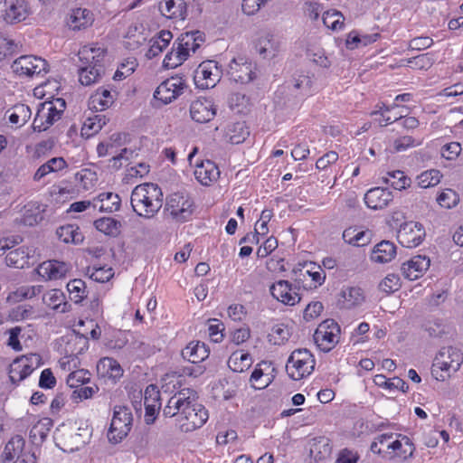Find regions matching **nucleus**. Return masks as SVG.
I'll list each match as a JSON object with an SVG mask.
<instances>
[{"mask_svg":"<svg viewBox=\"0 0 463 463\" xmlns=\"http://www.w3.org/2000/svg\"><path fill=\"white\" fill-rule=\"evenodd\" d=\"M165 417H177L180 429L184 432L193 431L202 427L208 420V411L197 402L196 392L192 389H183L175 393L163 410Z\"/></svg>","mask_w":463,"mask_h":463,"instance_id":"nucleus-1","label":"nucleus"},{"mask_svg":"<svg viewBox=\"0 0 463 463\" xmlns=\"http://www.w3.org/2000/svg\"><path fill=\"white\" fill-rule=\"evenodd\" d=\"M133 211L144 218L154 217L163 205L161 188L154 183H145L137 185L130 197Z\"/></svg>","mask_w":463,"mask_h":463,"instance_id":"nucleus-2","label":"nucleus"},{"mask_svg":"<svg viewBox=\"0 0 463 463\" xmlns=\"http://www.w3.org/2000/svg\"><path fill=\"white\" fill-rule=\"evenodd\" d=\"M462 362L459 350L452 346L442 347L434 359L431 373L437 380L444 381L459 369Z\"/></svg>","mask_w":463,"mask_h":463,"instance_id":"nucleus-3","label":"nucleus"},{"mask_svg":"<svg viewBox=\"0 0 463 463\" xmlns=\"http://www.w3.org/2000/svg\"><path fill=\"white\" fill-rule=\"evenodd\" d=\"M132 424L133 414L131 409L126 405L114 406L110 426L108 430L109 442L113 444L121 442L128 435Z\"/></svg>","mask_w":463,"mask_h":463,"instance_id":"nucleus-4","label":"nucleus"},{"mask_svg":"<svg viewBox=\"0 0 463 463\" xmlns=\"http://www.w3.org/2000/svg\"><path fill=\"white\" fill-rule=\"evenodd\" d=\"M315 364V358L307 349H296L288 359L286 370L291 379L298 381L308 376L314 371Z\"/></svg>","mask_w":463,"mask_h":463,"instance_id":"nucleus-5","label":"nucleus"},{"mask_svg":"<svg viewBox=\"0 0 463 463\" xmlns=\"http://www.w3.org/2000/svg\"><path fill=\"white\" fill-rule=\"evenodd\" d=\"M11 68L20 77H33L48 72L47 61L34 55H23L15 59Z\"/></svg>","mask_w":463,"mask_h":463,"instance_id":"nucleus-6","label":"nucleus"},{"mask_svg":"<svg viewBox=\"0 0 463 463\" xmlns=\"http://www.w3.org/2000/svg\"><path fill=\"white\" fill-rule=\"evenodd\" d=\"M194 203L185 193H174L166 201V210L176 222H186L193 214Z\"/></svg>","mask_w":463,"mask_h":463,"instance_id":"nucleus-7","label":"nucleus"},{"mask_svg":"<svg viewBox=\"0 0 463 463\" xmlns=\"http://www.w3.org/2000/svg\"><path fill=\"white\" fill-rule=\"evenodd\" d=\"M222 69L215 61H203L194 71V80L197 88H213L222 78Z\"/></svg>","mask_w":463,"mask_h":463,"instance_id":"nucleus-8","label":"nucleus"},{"mask_svg":"<svg viewBox=\"0 0 463 463\" xmlns=\"http://www.w3.org/2000/svg\"><path fill=\"white\" fill-rule=\"evenodd\" d=\"M340 327L334 320H325L314 333V341L317 347L327 353L338 343Z\"/></svg>","mask_w":463,"mask_h":463,"instance_id":"nucleus-9","label":"nucleus"},{"mask_svg":"<svg viewBox=\"0 0 463 463\" xmlns=\"http://www.w3.org/2000/svg\"><path fill=\"white\" fill-rule=\"evenodd\" d=\"M257 66L245 57L233 58L228 68L230 79L237 83L247 84L256 78Z\"/></svg>","mask_w":463,"mask_h":463,"instance_id":"nucleus-10","label":"nucleus"},{"mask_svg":"<svg viewBox=\"0 0 463 463\" xmlns=\"http://www.w3.org/2000/svg\"><path fill=\"white\" fill-rule=\"evenodd\" d=\"M185 88L186 84L182 77H171L160 83L154 92V98L168 104L183 94Z\"/></svg>","mask_w":463,"mask_h":463,"instance_id":"nucleus-11","label":"nucleus"},{"mask_svg":"<svg viewBox=\"0 0 463 463\" xmlns=\"http://www.w3.org/2000/svg\"><path fill=\"white\" fill-rule=\"evenodd\" d=\"M425 235V230L421 223L406 222L400 226L397 239L403 247L415 248L421 243Z\"/></svg>","mask_w":463,"mask_h":463,"instance_id":"nucleus-12","label":"nucleus"},{"mask_svg":"<svg viewBox=\"0 0 463 463\" xmlns=\"http://www.w3.org/2000/svg\"><path fill=\"white\" fill-rule=\"evenodd\" d=\"M56 439L59 440L61 449L63 451H75L79 450L82 446L87 443L88 433L87 430L78 429L75 431L72 429L61 430H58Z\"/></svg>","mask_w":463,"mask_h":463,"instance_id":"nucleus-13","label":"nucleus"},{"mask_svg":"<svg viewBox=\"0 0 463 463\" xmlns=\"http://www.w3.org/2000/svg\"><path fill=\"white\" fill-rule=\"evenodd\" d=\"M298 290L299 286L292 285L288 280H279L269 288L273 298L288 306H294L300 301Z\"/></svg>","mask_w":463,"mask_h":463,"instance_id":"nucleus-14","label":"nucleus"},{"mask_svg":"<svg viewBox=\"0 0 463 463\" xmlns=\"http://www.w3.org/2000/svg\"><path fill=\"white\" fill-rule=\"evenodd\" d=\"M105 51L101 48L84 46L79 52L80 65H87L89 68L96 70V75H103L105 73Z\"/></svg>","mask_w":463,"mask_h":463,"instance_id":"nucleus-15","label":"nucleus"},{"mask_svg":"<svg viewBox=\"0 0 463 463\" xmlns=\"http://www.w3.org/2000/svg\"><path fill=\"white\" fill-rule=\"evenodd\" d=\"M191 118L198 123H206L216 115V107L212 99L199 98L190 106Z\"/></svg>","mask_w":463,"mask_h":463,"instance_id":"nucleus-16","label":"nucleus"},{"mask_svg":"<svg viewBox=\"0 0 463 463\" xmlns=\"http://www.w3.org/2000/svg\"><path fill=\"white\" fill-rule=\"evenodd\" d=\"M365 300L364 290L359 287H344L338 295L337 306L344 309L360 307Z\"/></svg>","mask_w":463,"mask_h":463,"instance_id":"nucleus-17","label":"nucleus"},{"mask_svg":"<svg viewBox=\"0 0 463 463\" xmlns=\"http://www.w3.org/2000/svg\"><path fill=\"white\" fill-rule=\"evenodd\" d=\"M388 456L390 458L398 457L402 459H407L413 455L415 450L414 445L411 440L405 435L394 434L393 440L387 444Z\"/></svg>","mask_w":463,"mask_h":463,"instance_id":"nucleus-18","label":"nucleus"},{"mask_svg":"<svg viewBox=\"0 0 463 463\" xmlns=\"http://www.w3.org/2000/svg\"><path fill=\"white\" fill-rule=\"evenodd\" d=\"M430 265V260L428 257L417 255L407 262L402 263L401 269L405 278L410 280H415L423 275Z\"/></svg>","mask_w":463,"mask_h":463,"instance_id":"nucleus-19","label":"nucleus"},{"mask_svg":"<svg viewBox=\"0 0 463 463\" xmlns=\"http://www.w3.org/2000/svg\"><path fill=\"white\" fill-rule=\"evenodd\" d=\"M310 457L317 463H326L331 457L332 446L330 439L325 436L316 437L309 441Z\"/></svg>","mask_w":463,"mask_h":463,"instance_id":"nucleus-20","label":"nucleus"},{"mask_svg":"<svg viewBox=\"0 0 463 463\" xmlns=\"http://www.w3.org/2000/svg\"><path fill=\"white\" fill-rule=\"evenodd\" d=\"M194 174L200 184L208 186L219 178L220 170L214 162L204 160L196 164Z\"/></svg>","mask_w":463,"mask_h":463,"instance_id":"nucleus-21","label":"nucleus"},{"mask_svg":"<svg viewBox=\"0 0 463 463\" xmlns=\"http://www.w3.org/2000/svg\"><path fill=\"white\" fill-rule=\"evenodd\" d=\"M69 266L67 263L58 260H47L37 268L38 274L46 280L60 279L67 274Z\"/></svg>","mask_w":463,"mask_h":463,"instance_id":"nucleus-22","label":"nucleus"},{"mask_svg":"<svg viewBox=\"0 0 463 463\" xmlns=\"http://www.w3.org/2000/svg\"><path fill=\"white\" fill-rule=\"evenodd\" d=\"M392 199V192L383 187L372 188L364 194V203L373 210L386 207Z\"/></svg>","mask_w":463,"mask_h":463,"instance_id":"nucleus-23","label":"nucleus"},{"mask_svg":"<svg viewBox=\"0 0 463 463\" xmlns=\"http://www.w3.org/2000/svg\"><path fill=\"white\" fill-rule=\"evenodd\" d=\"M159 11L168 19L183 21L187 14L186 2L184 0H163L159 4Z\"/></svg>","mask_w":463,"mask_h":463,"instance_id":"nucleus-24","label":"nucleus"},{"mask_svg":"<svg viewBox=\"0 0 463 463\" xmlns=\"http://www.w3.org/2000/svg\"><path fill=\"white\" fill-rule=\"evenodd\" d=\"M29 14L28 5L24 0H9L4 20L7 24L20 23Z\"/></svg>","mask_w":463,"mask_h":463,"instance_id":"nucleus-25","label":"nucleus"},{"mask_svg":"<svg viewBox=\"0 0 463 463\" xmlns=\"http://www.w3.org/2000/svg\"><path fill=\"white\" fill-rule=\"evenodd\" d=\"M25 445L24 439L16 435L14 436L6 444L4 449L2 458L4 463H15V460L23 456L25 452L24 448Z\"/></svg>","mask_w":463,"mask_h":463,"instance_id":"nucleus-26","label":"nucleus"},{"mask_svg":"<svg viewBox=\"0 0 463 463\" xmlns=\"http://www.w3.org/2000/svg\"><path fill=\"white\" fill-rule=\"evenodd\" d=\"M210 351L206 345L200 341L190 342L183 350L182 356L190 363L203 362L209 356Z\"/></svg>","mask_w":463,"mask_h":463,"instance_id":"nucleus-27","label":"nucleus"},{"mask_svg":"<svg viewBox=\"0 0 463 463\" xmlns=\"http://www.w3.org/2000/svg\"><path fill=\"white\" fill-rule=\"evenodd\" d=\"M396 255V246L390 241H382L373 250L371 260L378 263H387Z\"/></svg>","mask_w":463,"mask_h":463,"instance_id":"nucleus-28","label":"nucleus"},{"mask_svg":"<svg viewBox=\"0 0 463 463\" xmlns=\"http://www.w3.org/2000/svg\"><path fill=\"white\" fill-rule=\"evenodd\" d=\"M93 21V14L89 9L76 8L72 10L68 24L72 30H80L91 25Z\"/></svg>","mask_w":463,"mask_h":463,"instance_id":"nucleus-29","label":"nucleus"},{"mask_svg":"<svg viewBox=\"0 0 463 463\" xmlns=\"http://www.w3.org/2000/svg\"><path fill=\"white\" fill-rule=\"evenodd\" d=\"M173 34L168 30H162L156 36L150 40V47L146 53L148 59H152L161 53L169 44Z\"/></svg>","mask_w":463,"mask_h":463,"instance_id":"nucleus-30","label":"nucleus"},{"mask_svg":"<svg viewBox=\"0 0 463 463\" xmlns=\"http://www.w3.org/2000/svg\"><path fill=\"white\" fill-rule=\"evenodd\" d=\"M33 370L22 356L15 359L10 366L9 378L13 383H17L28 377Z\"/></svg>","mask_w":463,"mask_h":463,"instance_id":"nucleus-31","label":"nucleus"},{"mask_svg":"<svg viewBox=\"0 0 463 463\" xmlns=\"http://www.w3.org/2000/svg\"><path fill=\"white\" fill-rule=\"evenodd\" d=\"M252 364V358L249 353L242 351L233 352L228 359V366L236 373L248 370Z\"/></svg>","mask_w":463,"mask_h":463,"instance_id":"nucleus-32","label":"nucleus"},{"mask_svg":"<svg viewBox=\"0 0 463 463\" xmlns=\"http://www.w3.org/2000/svg\"><path fill=\"white\" fill-rule=\"evenodd\" d=\"M56 234L58 238L65 243H80L82 242L84 236L80 232V228L73 224H68L61 226L57 229Z\"/></svg>","mask_w":463,"mask_h":463,"instance_id":"nucleus-33","label":"nucleus"},{"mask_svg":"<svg viewBox=\"0 0 463 463\" xmlns=\"http://www.w3.org/2000/svg\"><path fill=\"white\" fill-rule=\"evenodd\" d=\"M99 372L102 370V374L114 380L119 379L123 374L120 364L113 358L104 357L99 360L97 365Z\"/></svg>","mask_w":463,"mask_h":463,"instance_id":"nucleus-34","label":"nucleus"},{"mask_svg":"<svg viewBox=\"0 0 463 463\" xmlns=\"http://www.w3.org/2000/svg\"><path fill=\"white\" fill-rule=\"evenodd\" d=\"M279 43L270 34H266L261 37L256 45L259 53L263 58L268 59H271L276 56L279 52Z\"/></svg>","mask_w":463,"mask_h":463,"instance_id":"nucleus-35","label":"nucleus"},{"mask_svg":"<svg viewBox=\"0 0 463 463\" xmlns=\"http://www.w3.org/2000/svg\"><path fill=\"white\" fill-rule=\"evenodd\" d=\"M250 131L245 122H236L227 128L226 137L232 144H241L249 137Z\"/></svg>","mask_w":463,"mask_h":463,"instance_id":"nucleus-36","label":"nucleus"},{"mask_svg":"<svg viewBox=\"0 0 463 463\" xmlns=\"http://www.w3.org/2000/svg\"><path fill=\"white\" fill-rule=\"evenodd\" d=\"M99 201L101 203L99 206L100 212H108L112 213L118 211L120 207V197L118 194L107 192L99 194L95 199L94 202Z\"/></svg>","mask_w":463,"mask_h":463,"instance_id":"nucleus-37","label":"nucleus"},{"mask_svg":"<svg viewBox=\"0 0 463 463\" xmlns=\"http://www.w3.org/2000/svg\"><path fill=\"white\" fill-rule=\"evenodd\" d=\"M109 121V118L103 114H97L85 119L81 128L82 135L90 137L98 133Z\"/></svg>","mask_w":463,"mask_h":463,"instance_id":"nucleus-38","label":"nucleus"},{"mask_svg":"<svg viewBox=\"0 0 463 463\" xmlns=\"http://www.w3.org/2000/svg\"><path fill=\"white\" fill-rule=\"evenodd\" d=\"M262 365L269 367L268 363L263 361L257 364L256 368L251 373V375L250 377V382L254 389H265L271 383V378L269 374L264 373L263 369L261 368Z\"/></svg>","mask_w":463,"mask_h":463,"instance_id":"nucleus-39","label":"nucleus"},{"mask_svg":"<svg viewBox=\"0 0 463 463\" xmlns=\"http://www.w3.org/2000/svg\"><path fill=\"white\" fill-rule=\"evenodd\" d=\"M383 180L385 184L399 191L406 189L411 183V178L400 170L389 172L386 177H383Z\"/></svg>","mask_w":463,"mask_h":463,"instance_id":"nucleus-40","label":"nucleus"},{"mask_svg":"<svg viewBox=\"0 0 463 463\" xmlns=\"http://www.w3.org/2000/svg\"><path fill=\"white\" fill-rule=\"evenodd\" d=\"M373 382L379 387L388 389V390H400L402 392H406L408 391V384L402 379L399 377H394L392 379H387L383 374L375 375Z\"/></svg>","mask_w":463,"mask_h":463,"instance_id":"nucleus-41","label":"nucleus"},{"mask_svg":"<svg viewBox=\"0 0 463 463\" xmlns=\"http://www.w3.org/2000/svg\"><path fill=\"white\" fill-rule=\"evenodd\" d=\"M29 252L24 248L11 250L5 257V263L9 267L23 269L28 263Z\"/></svg>","mask_w":463,"mask_h":463,"instance_id":"nucleus-42","label":"nucleus"},{"mask_svg":"<svg viewBox=\"0 0 463 463\" xmlns=\"http://www.w3.org/2000/svg\"><path fill=\"white\" fill-rule=\"evenodd\" d=\"M32 111L29 106L18 104L14 107L8 119L10 123L22 127L30 119Z\"/></svg>","mask_w":463,"mask_h":463,"instance_id":"nucleus-43","label":"nucleus"},{"mask_svg":"<svg viewBox=\"0 0 463 463\" xmlns=\"http://www.w3.org/2000/svg\"><path fill=\"white\" fill-rule=\"evenodd\" d=\"M67 289L70 298L75 303L81 302L86 297V283L80 279H74L68 282Z\"/></svg>","mask_w":463,"mask_h":463,"instance_id":"nucleus-44","label":"nucleus"},{"mask_svg":"<svg viewBox=\"0 0 463 463\" xmlns=\"http://www.w3.org/2000/svg\"><path fill=\"white\" fill-rule=\"evenodd\" d=\"M95 228L107 234L117 235L121 226L120 222L111 217H103L94 222Z\"/></svg>","mask_w":463,"mask_h":463,"instance_id":"nucleus-45","label":"nucleus"},{"mask_svg":"<svg viewBox=\"0 0 463 463\" xmlns=\"http://www.w3.org/2000/svg\"><path fill=\"white\" fill-rule=\"evenodd\" d=\"M56 102L60 104L61 109H57V107L52 103H45L42 105V109H46L45 112V121L51 127L55 121L61 118L63 109L65 108V101L62 99H57Z\"/></svg>","mask_w":463,"mask_h":463,"instance_id":"nucleus-46","label":"nucleus"},{"mask_svg":"<svg viewBox=\"0 0 463 463\" xmlns=\"http://www.w3.org/2000/svg\"><path fill=\"white\" fill-rule=\"evenodd\" d=\"M441 177V173L437 169L424 171L417 176L418 185L421 188L435 186L440 182Z\"/></svg>","mask_w":463,"mask_h":463,"instance_id":"nucleus-47","label":"nucleus"},{"mask_svg":"<svg viewBox=\"0 0 463 463\" xmlns=\"http://www.w3.org/2000/svg\"><path fill=\"white\" fill-rule=\"evenodd\" d=\"M174 44L177 47V50H180L182 52H187L188 56L190 55V52H195L200 47V43H195V40L193 39V34L188 32L181 34Z\"/></svg>","mask_w":463,"mask_h":463,"instance_id":"nucleus-48","label":"nucleus"},{"mask_svg":"<svg viewBox=\"0 0 463 463\" xmlns=\"http://www.w3.org/2000/svg\"><path fill=\"white\" fill-rule=\"evenodd\" d=\"M187 58L188 53L182 52L180 50H177V47L174 44L172 51L165 55L163 61V65L167 69L176 68L186 61Z\"/></svg>","mask_w":463,"mask_h":463,"instance_id":"nucleus-49","label":"nucleus"},{"mask_svg":"<svg viewBox=\"0 0 463 463\" xmlns=\"http://www.w3.org/2000/svg\"><path fill=\"white\" fill-rule=\"evenodd\" d=\"M394 433H384L375 437L374 441L371 444V450L373 453L388 456L387 444L393 440Z\"/></svg>","mask_w":463,"mask_h":463,"instance_id":"nucleus-50","label":"nucleus"},{"mask_svg":"<svg viewBox=\"0 0 463 463\" xmlns=\"http://www.w3.org/2000/svg\"><path fill=\"white\" fill-rule=\"evenodd\" d=\"M87 273L90 275V278L94 281L105 283L109 281L114 276V271L112 268L101 266V267H93L88 268Z\"/></svg>","mask_w":463,"mask_h":463,"instance_id":"nucleus-51","label":"nucleus"},{"mask_svg":"<svg viewBox=\"0 0 463 463\" xmlns=\"http://www.w3.org/2000/svg\"><path fill=\"white\" fill-rule=\"evenodd\" d=\"M90 380V373L89 371L81 369L76 370L71 373L67 379L66 383L70 388L75 389L80 385H84L88 383Z\"/></svg>","mask_w":463,"mask_h":463,"instance_id":"nucleus-52","label":"nucleus"},{"mask_svg":"<svg viewBox=\"0 0 463 463\" xmlns=\"http://www.w3.org/2000/svg\"><path fill=\"white\" fill-rule=\"evenodd\" d=\"M96 70L87 65H79V80L82 85L89 86L99 81L102 75H96Z\"/></svg>","mask_w":463,"mask_h":463,"instance_id":"nucleus-53","label":"nucleus"},{"mask_svg":"<svg viewBox=\"0 0 463 463\" xmlns=\"http://www.w3.org/2000/svg\"><path fill=\"white\" fill-rule=\"evenodd\" d=\"M437 202L441 207L449 209L458 204L459 196L455 191L447 189L439 194Z\"/></svg>","mask_w":463,"mask_h":463,"instance_id":"nucleus-54","label":"nucleus"},{"mask_svg":"<svg viewBox=\"0 0 463 463\" xmlns=\"http://www.w3.org/2000/svg\"><path fill=\"white\" fill-rule=\"evenodd\" d=\"M43 300L50 308L58 309L63 303L64 295L60 289H52L43 296Z\"/></svg>","mask_w":463,"mask_h":463,"instance_id":"nucleus-55","label":"nucleus"},{"mask_svg":"<svg viewBox=\"0 0 463 463\" xmlns=\"http://www.w3.org/2000/svg\"><path fill=\"white\" fill-rule=\"evenodd\" d=\"M269 336L274 345H281L289 338V330L284 325H277L272 327Z\"/></svg>","mask_w":463,"mask_h":463,"instance_id":"nucleus-56","label":"nucleus"},{"mask_svg":"<svg viewBox=\"0 0 463 463\" xmlns=\"http://www.w3.org/2000/svg\"><path fill=\"white\" fill-rule=\"evenodd\" d=\"M400 288V279L394 274L387 275L379 284V288L385 293H392Z\"/></svg>","mask_w":463,"mask_h":463,"instance_id":"nucleus-57","label":"nucleus"},{"mask_svg":"<svg viewBox=\"0 0 463 463\" xmlns=\"http://www.w3.org/2000/svg\"><path fill=\"white\" fill-rule=\"evenodd\" d=\"M98 390V387L94 388L90 386L80 385L74 389L71 397L74 402H79L82 400L91 398Z\"/></svg>","mask_w":463,"mask_h":463,"instance_id":"nucleus-58","label":"nucleus"},{"mask_svg":"<svg viewBox=\"0 0 463 463\" xmlns=\"http://www.w3.org/2000/svg\"><path fill=\"white\" fill-rule=\"evenodd\" d=\"M113 96L107 89H99L97 93L92 97V102H98L102 109L109 108L113 103Z\"/></svg>","mask_w":463,"mask_h":463,"instance_id":"nucleus-59","label":"nucleus"},{"mask_svg":"<svg viewBox=\"0 0 463 463\" xmlns=\"http://www.w3.org/2000/svg\"><path fill=\"white\" fill-rule=\"evenodd\" d=\"M307 55L314 63L322 68H329L331 66V61L323 50H309Z\"/></svg>","mask_w":463,"mask_h":463,"instance_id":"nucleus-60","label":"nucleus"},{"mask_svg":"<svg viewBox=\"0 0 463 463\" xmlns=\"http://www.w3.org/2000/svg\"><path fill=\"white\" fill-rule=\"evenodd\" d=\"M461 152V146L458 142H451L442 146L441 156L447 160L456 159Z\"/></svg>","mask_w":463,"mask_h":463,"instance_id":"nucleus-61","label":"nucleus"},{"mask_svg":"<svg viewBox=\"0 0 463 463\" xmlns=\"http://www.w3.org/2000/svg\"><path fill=\"white\" fill-rule=\"evenodd\" d=\"M323 20L324 24L334 31L341 29L344 25V18L340 12H335L332 14H326Z\"/></svg>","mask_w":463,"mask_h":463,"instance_id":"nucleus-62","label":"nucleus"},{"mask_svg":"<svg viewBox=\"0 0 463 463\" xmlns=\"http://www.w3.org/2000/svg\"><path fill=\"white\" fill-rule=\"evenodd\" d=\"M146 404H161L160 392L154 384L148 385L145 390L144 405Z\"/></svg>","mask_w":463,"mask_h":463,"instance_id":"nucleus-63","label":"nucleus"},{"mask_svg":"<svg viewBox=\"0 0 463 463\" xmlns=\"http://www.w3.org/2000/svg\"><path fill=\"white\" fill-rule=\"evenodd\" d=\"M278 247V240L271 236L268 238L263 245H261L257 250V256L259 258H266Z\"/></svg>","mask_w":463,"mask_h":463,"instance_id":"nucleus-64","label":"nucleus"}]
</instances>
